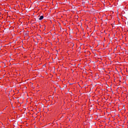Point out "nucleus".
I'll return each instance as SVG.
<instances>
[{
    "label": "nucleus",
    "instance_id": "7ed1b4c3",
    "mask_svg": "<svg viewBox=\"0 0 128 128\" xmlns=\"http://www.w3.org/2000/svg\"><path fill=\"white\" fill-rule=\"evenodd\" d=\"M3 128H4V126H3Z\"/></svg>",
    "mask_w": 128,
    "mask_h": 128
},
{
    "label": "nucleus",
    "instance_id": "20e7f679",
    "mask_svg": "<svg viewBox=\"0 0 128 128\" xmlns=\"http://www.w3.org/2000/svg\"><path fill=\"white\" fill-rule=\"evenodd\" d=\"M72 44V46H74V44Z\"/></svg>",
    "mask_w": 128,
    "mask_h": 128
},
{
    "label": "nucleus",
    "instance_id": "f03ea898",
    "mask_svg": "<svg viewBox=\"0 0 128 128\" xmlns=\"http://www.w3.org/2000/svg\"><path fill=\"white\" fill-rule=\"evenodd\" d=\"M0 124H2V126L4 124H2V122H0Z\"/></svg>",
    "mask_w": 128,
    "mask_h": 128
},
{
    "label": "nucleus",
    "instance_id": "f257e3e1",
    "mask_svg": "<svg viewBox=\"0 0 128 128\" xmlns=\"http://www.w3.org/2000/svg\"><path fill=\"white\" fill-rule=\"evenodd\" d=\"M38 20H44V16H41Z\"/></svg>",
    "mask_w": 128,
    "mask_h": 128
}]
</instances>
